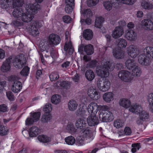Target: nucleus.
<instances>
[{
	"mask_svg": "<svg viewBox=\"0 0 153 153\" xmlns=\"http://www.w3.org/2000/svg\"><path fill=\"white\" fill-rule=\"evenodd\" d=\"M102 107L95 102H91L88 105L87 110L90 115L87 119V122L89 126H94L99 124V120L96 115L98 111L99 113L100 112Z\"/></svg>",
	"mask_w": 153,
	"mask_h": 153,
	"instance_id": "obj_1",
	"label": "nucleus"
},
{
	"mask_svg": "<svg viewBox=\"0 0 153 153\" xmlns=\"http://www.w3.org/2000/svg\"><path fill=\"white\" fill-rule=\"evenodd\" d=\"M40 5L37 3L27 4L26 9L27 13L24 12L21 19L24 22H28L30 21L33 18V15L36 14L37 11L40 10Z\"/></svg>",
	"mask_w": 153,
	"mask_h": 153,
	"instance_id": "obj_2",
	"label": "nucleus"
},
{
	"mask_svg": "<svg viewBox=\"0 0 153 153\" xmlns=\"http://www.w3.org/2000/svg\"><path fill=\"white\" fill-rule=\"evenodd\" d=\"M82 132V135L78 136L76 140L75 143L78 146H82L85 143L90 142L92 140L93 133L89 128L83 129Z\"/></svg>",
	"mask_w": 153,
	"mask_h": 153,
	"instance_id": "obj_3",
	"label": "nucleus"
},
{
	"mask_svg": "<svg viewBox=\"0 0 153 153\" xmlns=\"http://www.w3.org/2000/svg\"><path fill=\"white\" fill-rule=\"evenodd\" d=\"M150 51L147 49L148 48H142V51H143L144 52H146L145 53H141L138 57V62L142 65H147L150 63V59L153 58V48H149Z\"/></svg>",
	"mask_w": 153,
	"mask_h": 153,
	"instance_id": "obj_4",
	"label": "nucleus"
},
{
	"mask_svg": "<svg viewBox=\"0 0 153 153\" xmlns=\"http://www.w3.org/2000/svg\"><path fill=\"white\" fill-rule=\"evenodd\" d=\"M102 68L97 70V74L101 77H107L109 74L108 71L113 70V68H111V64L109 61L104 62Z\"/></svg>",
	"mask_w": 153,
	"mask_h": 153,
	"instance_id": "obj_5",
	"label": "nucleus"
},
{
	"mask_svg": "<svg viewBox=\"0 0 153 153\" xmlns=\"http://www.w3.org/2000/svg\"><path fill=\"white\" fill-rule=\"evenodd\" d=\"M86 111L84 109H81V111L78 112V114L80 116L84 119L80 118L77 120L76 123V126L77 128L81 129L82 131V130L87 127H85V126L86 124V116L85 114Z\"/></svg>",
	"mask_w": 153,
	"mask_h": 153,
	"instance_id": "obj_6",
	"label": "nucleus"
},
{
	"mask_svg": "<svg viewBox=\"0 0 153 153\" xmlns=\"http://www.w3.org/2000/svg\"><path fill=\"white\" fill-rule=\"evenodd\" d=\"M97 85L100 91L105 92L108 91L110 88L111 83L108 79H100L97 81Z\"/></svg>",
	"mask_w": 153,
	"mask_h": 153,
	"instance_id": "obj_7",
	"label": "nucleus"
},
{
	"mask_svg": "<svg viewBox=\"0 0 153 153\" xmlns=\"http://www.w3.org/2000/svg\"><path fill=\"white\" fill-rule=\"evenodd\" d=\"M100 120L103 122L112 121L114 119L112 113L108 111H102L99 114Z\"/></svg>",
	"mask_w": 153,
	"mask_h": 153,
	"instance_id": "obj_8",
	"label": "nucleus"
},
{
	"mask_svg": "<svg viewBox=\"0 0 153 153\" xmlns=\"http://www.w3.org/2000/svg\"><path fill=\"white\" fill-rule=\"evenodd\" d=\"M40 132V130L38 127L35 126H33L29 129V131L26 130H24L22 131V134L25 137L24 133L29 134L30 137H36Z\"/></svg>",
	"mask_w": 153,
	"mask_h": 153,
	"instance_id": "obj_9",
	"label": "nucleus"
},
{
	"mask_svg": "<svg viewBox=\"0 0 153 153\" xmlns=\"http://www.w3.org/2000/svg\"><path fill=\"white\" fill-rule=\"evenodd\" d=\"M48 41L49 45L51 47H53L59 44L61 39L57 34L53 33L49 35Z\"/></svg>",
	"mask_w": 153,
	"mask_h": 153,
	"instance_id": "obj_10",
	"label": "nucleus"
},
{
	"mask_svg": "<svg viewBox=\"0 0 153 153\" xmlns=\"http://www.w3.org/2000/svg\"><path fill=\"white\" fill-rule=\"evenodd\" d=\"M149 118V114L145 111H142L139 113V117L136 121L138 125H142L144 122L146 121Z\"/></svg>",
	"mask_w": 153,
	"mask_h": 153,
	"instance_id": "obj_11",
	"label": "nucleus"
},
{
	"mask_svg": "<svg viewBox=\"0 0 153 153\" xmlns=\"http://www.w3.org/2000/svg\"><path fill=\"white\" fill-rule=\"evenodd\" d=\"M118 76L124 81L128 82L131 80L130 73L127 71L121 70L119 72Z\"/></svg>",
	"mask_w": 153,
	"mask_h": 153,
	"instance_id": "obj_12",
	"label": "nucleus"
},
{
	"mask_svg": "<svg viewBox=\"0 0 153 153\" xmlns=\"http://www.w3.org/2000/svg\"><path fill=\"white\" fill-rule=\"evenodd\" d=\"M11 59V58L9 57L4 61L1 67V70L2 72L6 73L10 71Z\"/></svg>",
	"mask_w": 153,
	"mask_h": 153,
	"instance_id": "obj_13",
	"label": "nucleus"
},
{
	"mask_svg": "<svg viewBox=\"0 0 153 153\" xmlns=\"http://www.w3.org/2000/svg\"><path fill=\"white\" fill-rule=\"evenodd\" d=\"M124 33L123 28L121 26L116 27L112 31V36L114 39L121 36Z\"/></svg>",
	"mask_w": 153,
	"mask_h": 153,
	"instance_id": "obj_14",
	"label": "nucleus"
},
{
	"mask_svg": "<svg viewBox=\"0 0 153 153\" xmlns=\"http://www.w3.org/2000/svg\"><path fill=\"white\" fill-rule=\"evenodd\" d=\"M125 37L127 40L131 41H134L137 38V34L134 30H128L126 31Z\"/></svg>",
	"mask_w": 153,
	"mask_h": 153,
	"instance_id": "obj_15",
	"label": "nucleus"
},
{
	"mask_svg": "<svg viewBox=\"0 0 153 153\" xmlns=\"http://www.w3.org/2000/svg\"><path fill=\"white\" fill-rule=\"evenodd\" d=\"M110 1H107L103 3L104 6L105 8L108 10H111L112 7H116L118 5L120 1L119 0H111Z\"/></svg>",
	"mask_w": 153,
	"mask_h": 153,
	"instance_id": "obj_16",
	"label": "nucleus"
},
{
	"mask_svg": "<svg viewBox=\"0 0 153 153\" xmlns=\"http://www.w3.org/2000/svg\"><path fill=\"white\" fill-rule=\"evenodd\" d=\"M141 25L146 30L153 29V22L149 19H144L141 22Z\"/></svg>",
	"mask_w": 153,
	"mask_h": 153,
	"instance_id": "obj_17",
	"label": "nucleus"
},
{
	"mask_svg": "<svg viewBox=\"0 0 153 153\" xmlns=\"http://www.w3.org/2000/svg\"><path fill=\"white\" fill-rule=\"evenodd\" d=\"M121 49L113 48V55L116 58L120 59L124 58L125 52Z\"/></svg>",
	"mask_w": 153,
	"mask_h": 153,
	"instance_id": "obj_18",
	"label": "nucleus"
},
{
	"mask_svg": "<svg viewBox=\"0 0 153 153\" xmlns=\"http://www.w3.org/2000/svg\"><path fill=\"white\" fill-rule=\"evenodd\" d=\"M88 95L93 100H97L100 97V95L98 91L93 89L88 91Z\"/></svg>",
	"mask_w": 153,
	"mask_h": 153,
	"instance_id": "obj_19",
	"label": "nucleus"
},
{
	"mask_svg": "<svg viewBox=\"0 0 153 153\" xmlns=\"http://www.w3.org/2000/svg\"><path fill=\"white\" fill-rule=\"evenodd\" d=\"M22 88V83L19 81H16L14 82L12 87V91L14 93L19 92Z\"/></svg>",
	"mask_w": 153,
	"mask_h": 153,
	"instance_id": "obj_20",
	"label": "nucleus"
},
{
	"mask_svg": "<svg viewBox=\"0 0 153 153\" xmlns=\"http://www.w3.org/2000/svg\"><path fill=\"white\" fill-rule=\"evenodd\" d=\"M13 63L15 67L19 69L22 68L26 65L25 62H23L22 60L16 57L14 58Z\"/></svg>",
	"mask_w": 153,
	"mask_h": 153,
	"instance_id": "obj_21",
	"label": "nucleus"
},
{
	"mask_svg": "<svg viewBox=\"0 0 153 153\" xmlns=\"http://www.w3.org/2000/svg\"><path fill=\"white\" fill-rule=\"evenodd\" d=\"M127 49H128L127 50L128 51V54L132 58H136L140 53V51L141 48H131L130 51L129 50L130 48Z\"/></svg>",
	"mask_w": 153,
	"mask_h": 153,
	"instance_id": "obj_22",
	"label": "nucleus"
},
{
	"mask_svg": "<svg viewBox=\"0 0 153 153\" xmlns=\"http://www.w3.org/2000/svg\"><path fill=\"white\" fill-rule=\"evenodd\" d=\"M57 84L59 85L60 88L62 89L68 90L71 87V83L70 82L66 80L62 81H58Z\"/></svg>",
	"mask_w": 153,
	"mask_h": 153,
	"instance_id": "obj_23",
	"label": "nucleus"
},
{
	"mask_svg": "<svg viewBox=\"0 0 153 153\" xmlns=\"http://www.w3.org/2000/svg\"><path fill=\"white\" fill-rule=\"evenodd\" d=\"M119 103L120 106L124 108H127L129 107L131 105L130 100L126 98H122L119 101Z\"/></svg>",
	"mask_w": 153,
	"mask_h": 153,
	"instance_id": "obj_24",
	"label": "nucleus"
},
{
	"mask_svg": "<svg viewBox=\"0 0 153 153\" xmlns=\"http://www.w3.org/2000/svg\"><path fill=\"white\" fill-rule=\"evenodd\" d=\"M114 94L112 92H107L103 95L104 100L107 102H110L114 100Z\"/></svg>",
	"mask_w": 153,
	"mask_h": 153,
	"instance_id": "obj_25",
	"label": "nucleus"
},
{
	"mask_svg": "<svg viewBox=\"0 0 153 153\" xmlns=\"http://www.w3.org/2000/svg\"><path fill=\"white\" fill-rule=\"evenodd\" d=\"M116 45L118 48H125L127 45L126 40L123 39H119L116 41Z\"/></svg>",
	"mask_w": 153,
	"mask_h": 153,
	"instance_id": "obj_26",
	"label": "nucleus"
},
{
	"mask_svg": "<svg viewBox=\"0 0 153 153\" xmlns=\"http://www.w3.org/2000/svg\"><path fill=\"white\" fill-rule=\"evenodd\" d=\"M52 117L50 113H45L42 116L41 121L42 123H47L49 122Z\"/></svg>",
	"mask_w": 153,
	"mask_h": 153,
	"instance_id": "obj_27",
	"label": "nucleus"
},
{
	"mask_svg": "<svg viewBox=\"0 0 153 153\" xmlns=\"http://www.w3.org/2000/svg\"><path fill=\"white\" fill-rule=\"evenodd\" d=\"M83 37L87 40L91 39L93 37V33L92 31L90 29H87L83 32Z\"/></svg>",
	"mask_w": 153,
	"mask_h": 153,
	"instance_id": "obj_28",
	"label": "nucleus"
},
{
	"mask_svg": "<svg viewBox=\"0 0 153 153\" xmlns=\"http://www.w3.org/2000/svg\"><path fill=\"white\" fill-rule=\"evenodd\" d=\"M24 13L21 8H16L14 9L13 12L14 17L16 18H20Z\"/></svg>",
	"mask_w": 153,
	"mask_h": 153,
	"instance_id": "obj_29",
	"label": "nucleus"
},
{
	"mask_svg": "<svg viewBox=\"0 0 153 153\" xmlns=\"http://www.w3.org/2000/svg\"><path fill=\"white\" fill-rule=\"evenodd\" d=\"M85 75L86 78L89 81H92L95 77L94 72L91 69L87 70L86 71Z\"/></svg>",
	"mask_w": 153,
	"mask_h": 153,
	"instance_id": "obj_30",
	"label": "nucleus"
},
{
	"mask_svg": "<svg viewBox=\"0 0 153 153\" xmlns=\"http://www.w3.org/2000/svg\"><path fill=\"white\" fill-rule=\"evenodd\" d=\"M125 65L127 68L129 70H132L136 66V63L133 60L129 59L127 60Z\"/></svg>",
	"mask_w": 153,
	"mask_h": 153,
	"instance_id": "obj_31",
	"label": "nucleus"
},
{
	"mask_svg": "<svg viewBox=\"0 0 153 153\" xmlns=\"http://www.w3.org/2000/svg\"><path fill=\"white\" fill-rule=\"evenodd\" d=\"M141 6L145 9L149 10L153 8V4L149 1L143 0L141 3Z\"/></svg>",
	"mask_w": 153,
	"mask_h": 153,
	"instance_id": "obj_32",
	"label": "nucleus"
},
{
	"mask_svg": "<svg viewBox=\"0 0 153 153\" xmlns=\"http://www.w3.org/2000/svg\"><path fill=\"white\" fill-rule=\"evenodd\" d=\"M78 105L75 101L71 100L69 101L68 104V107L69 109L71 111H73L76 109Z\"/></svg>",
	"mask_w": 153,
	"mask_h": 153,
	"instance_id": "obj_33",
	"label": "nucleus"
},
{
	"mask_svg": "<svg viewBox=\"0 0 153 153\" xmlns=\"http://www.w3.org/2000/svg\"><path fill=\"white\" fill-rule=\"evenodd\" d=\"M104 21V19L102 17L96 18L95 23V27L99 28H101L102 26V23Z\"/></svg>",
	"mask_w": 153,
	"mask_h": 153,
	"instance_id": "obj_34",
	"label": "nucleus"
},
{
	"mask_svg": "<svg viewBox=\"0 0 153 153\" xmlns=\"http://www.w3.org/2000/svg\"><path fill=\"white\" fill-rule=\"evenodd\" d=\"M142 110L141 107L139 105H132L130 109V111L134 113H138L140 112Z\"/></svg>",
	"mask_w": 153,
	"mask_h": 153,
	"instance_id": "obj_35",
	"label": "nucleus"
},
{
	"mask_svg": "<svg viewBox=\"0 0 153 153\" xmlns=\"http://www.w3.org/2000/svg\"><path fill=\"white\" fill-rule=\"evenodd\" d=\"M65 141L66 144L68 145H72L76 143V140L74 137L70 136L65 137Z\"/></svg>",
	"mask_w": 153,
	"mask_h": 153,
	"instance_id": "obj_36",
	"label": "nucleus"
},
{
	"mask_svg": "<svg viewBox=\"0 0 153 153\" xmlns=\"http://www.w3.org/2000/svg\"><path fill=\"white\" fill-rule=\"evenodd\" d=\"M61 97L60 95L55 94L52 96L51 98V102L53 104H57L61 101Z\"/></svg>",
	"mask_w": 153,
	"mask_h": 153,
	"instance_id": "obj_37",
	"label": "nucleus"
},
{
	"mask_svg": "<svg viewBox=\"0 0 153 153\" xmlns=\"http://www.w3.org/2000/svg\"><path fill=\"white\" fill-rule=\"evenodd\" d=\"M9 132L8 128L3 125L0 126V135L4 136L7 135Z\"/></svg>",
	"mask_w": 153,
	"mask_h": 153,
	"instance_id": "obj_38",
	"label": "nucleus"
},
{
	"mask_svg": "<svg viewBox=\"0 0 153 153\" xmlns=\"http://www.w3.org/2000/svg\"><path fill=\"white\" fill-rule=\"evenodd\" d=\"M66 130L70 133H75L76 131V129L75 128L74 124L72 123H68L67 126Z\"/></svg>",
	"mask_w": 153,
	"mask_h": 153,
	"instance_id": "obj_39",
	"label": "nucleus"
},
{
	"mask_svg": "<svg viewBox=\"0 0 153 153\" xmlns=\"http://www.w3.org/2000/svg\"><path fill=\"white\" fill-rule=\"evenodd\" d=\"M42 50V48H40ZM45 50L43 49V51H45L47 53H48V51H50L51 56L53 59H55L57 57V52L54 50V48H44Z\"/></svg>",
	"mask_w": 153,
	"mask_h": 153,
	"instance_id": "obj_40",
	"label": "nucleus"
},
{
	"mask_svg": "<svg viewBox=\"0 0 153 153\" xmlns=\"http://www.w3.org/2000/svg\"><path fill=\"white\" fill-rule=\"evenodd\" d=\"M29 31L30 34L34 36L38 35L39 33L37 28L35 25L31 26Z\"/></svg>",
	"mask_w": 153,
	"mask_h": 153,
	"instance_id": "obj_41",
	"label": "nucleus"
},
{
	"mask_svg": "<svg viewBox=\"0 0 153 153\" xmlns=\"http://www.w3.org/2000/svg\"><path fill=\"white\" fill-rule=\"evenodd\" d=\"M37 138L38 140L41 142L47 143L50 142L49 138L47 136L43 134L39 135Z\"/></svg>",
	"mask_w": 153,
	"mask_h": 153,
	"instance_id": "obj_42",
	"label": "nucleus"
},
{
	"mask_svg": "<svg viewBox=\"0 0 153 153\" xmlns=\"http://www.w3.org/2000/svg\"><path fill=\"white\" fill-rule=\"evenodd\" d=\"M31 117L34 120L35 122L38 121L40 118L41 113L39 112H34L30 113Z\"/></svg>",
	"mask_w": 153,
	"mask_h": 153,
	"instance_id": "obj_43",
	"label": "nucleus"
},
{
	"mask_svg": "<svg viewBox=\"0 0 153 153\" xmlns=\"http://www.w3.org/2000/svg\"><path fill=\"white\" fill-rule=\"evenodd\" d=\"M141 73V69L136 66L132 70V74L133 76H140Z\"/></svg>",
	"mask_w": 153,
	"mask_h": 153,
	"instance_id": "obj_44",
	"label": "nucleus"
},
{
	"mask_svg": "<svg viewBox=\"0 0 153 153\" xmlns=\"http://www.w3.org/2000/svg\"><path fill=\"white\" fill-rule=\"evenodd\" d=\"M120 133L122 135H130L132 133L131 129L129 127H126L123 131H120Z\"/></svg>",
	"mask_w": 153,
	"mask_h": 153,
	"instance_id": "obj_45",
	"label": "nucleus"
},
{
	"mask_svg": "<svg viewBox=\"0 0 153 153\" xmlns=\"http://www.w3.org/2000/svg\"><path fill=\"white\" fill-rule=\"evenodd\" d=\"M124 124V122L121 120L118 119L114 121V127L118 128L122 127Z\"/></svg>",
	"mask_w": 153,
	"mask_h": 153,
	"instance_id": "obj_46",
	"label": "nucleus"
},
{
	"mask_svg": "<svg viewBox=\"0 0 153 153\" xmlns=\"http://www.w3.org/2000/svg\"><path fill=\"white\" fill-rule=\"evenodd\" d=\"M59 77L58 73L56 72H52L49 76L50 79L52 81L56 80Z\"/></svg>",
	"mask_w": 153,
	"mask_h": 153,
	"instance_id": "obj_47",
	"label": "nucleus"
},
{
	"mask_svg": "<svg viewBox=\"0 0 153 153\" xmlns=\"http://www.w3.org/2000/svg\"><path fill=\"white\" fill-rule=\"evenodd\" d=\"M132 148L131 149V152L132 153H135L137 150H139L141 148L140 143H133L131 145Z\"/></svg>",
	"mask_w": 153,
	"mask_h": 153,
	"instance_id": "obj_48",
	"label": "nucleus"
},
{
	"mask_svg": "<svg viewBox=\"0 0 153 153\" xmlns=\"http://www.w3.org/2000/svg\"><path fill=\"white\" fill-rule=\"evenodd\" d=\"M30 68L27 66L24 67L20 72L21 74L23 76H27L29 73Z\"/></svg>",
	"mask_w": 153,
	"mask_h": 153,
	"instance_id": "obj_49",
	"label": "nucleus"
},
{
	"mask_svg": "<svg viewBox=\"0 0 153 153\" xmlns=\"http://www.w3.org/2000/svg\"><path fill=\"white\" fill-rule=\"evenodd\" d=\"M52 110V105L50 103H47L44 106L43 111L45 113H50V112Z\"/></svg>",
	"mask_w": 153,
	"mask_h": 153,
	"instance_id": "obj_50",
	"label": "nucleus"
},
{
	"mask_svg": "<svg viewBox=\"0 0 153 153\" xmlns=\"http://www.w3.org/2000/svg\"><path fill=\"white\" fill-rule=\"evenodd\" d=\"M23 4V0H13V5L14 7H21Z\"/></svg>",
	"mask_w": 153,
	"mask_h": 153,
	"instance_id": "obj_51",
	"label": "nucleus"
},
{
	"mask_svg": "<svg viewBox=\"0 0 153 153\" xmlns=\"http://www.w3.org/2000/svg\"><path fill=\"white\" fill-rule=\"evenodd\" d=\"M97 61L96 60H93L88 62L86 65L87 67L90 68H93L97 65Z\"/></svg>",
	"mask_w": 153,
	"mask_h": 153,
	"instance_id": "obj_52",
	"label": "nucleus"
},
{
	"mask_svg": "<svg viewBox=\"0 0 153 153\" xmlns=\"http://www.w3.org/2000/svg\"><path fill=\"white\" fill-rule=\"evenodd\" d=\"M99 1V0H87V4L89 7H93L96 5Z\"/></svg>",
	"mask_w": 153,
	"mask_h": 153,
	"instance_id": "obj_53",
	"label": "nucleus"
},
{
	"mask_svg": "<svg viewBox=\"0 0 153 153\" xmlns=\"http://www.w3.org/2000/svg\"><path fill=\"white\" fill-rule=\"evenodd\" d=\"M1 4L2 7H6L7 5H10L11 4L12 0H1Z\"/></svg>",
	"mask_w": 153,
	"mask_h": 153,
	"instance_id": "obj_54",
	"label": "nucleus"
},
{
	"mask_svg": "<svg viewBox=\"0 0 153 153\" xmlns=\"http://www.w3.org/2000/svg\"><path fill=\"white\" fill-rule=\"evenodd\" d=\"M74 5H72V4H66L65 10V12L68 13H71L74 7Z\"/></svg>",
	"mask_w": 153,
	"mask_h": 153,
	"instance_id": "obj_55",
	"label": "nucleus"
},
{
	"mask_svg": "<svg viewBox=\"0 0 153 153\" xmlns=\"http://www.w3.org/2000/svg\"><path fill=\"white\" fill-rule=\"evenodd\" d=\"M148 97V100L149 102L151 111L153 113V93L150 94Z\"/></svg>",
	"mask_w": 153,
	"mask_h": 153,
	"instance_id": "obj_56",
	"label": "nucleus"
},
{
	"mask_svg": "<svg viewBox=\"0 0 153 153\" xmlns=\"http://www.w3.org/2000/svg\"><path fill=\"white\" fill-rule=\"evenodd\" d=\"M6 95L8 99L10 101H14L15 100L14 96L12 92L10 91L6 92Z\"/></svg>",
	"mask_w": 153,
	"mask_h": 153,
	"instance_id": "obj_57",
	"label": "nucleus"
},
{
	"mask_svg": "<svg viewBox=\"0 0 153 153\" xmlns=\"http://www.w3.org/2000/svg\"><path fill=\"white\" fill-rule=\"evenodd\" d=\"M94 48H78V50H83L84 49L85 51L88 55H91L94 52Z\"/></svg>",
	"mask_w": 153,
	"mask_h": 153,
	"instance_id": "obj_58",
	"label": "nucleus"
},
{
	"mask_svg": "<svg viewBox=\"0 0 153 153\" xmlns=\"http://www.w3.org/2000/svg\"><path fill=\"white\" fill-rule=\"evenodd\" d=\"M9 110L7 106L5 104H2L0 105V112H6Z\"/></svg>",
	"mask_w": 153,
	"mask_h": 153,
	"instance_id": "obj_59",
	"label": "nucleus"
},
{
	"mask_svg": "<svg viewBox=\"0 0 153 153\" xmlns=\"http://www.w3.org/2000/svg\"><path fill=\"white\" fill-rule=\"evenodd\" d=\"M11 24L15 26L19 27L23 25V23L18 20H15L13 21Z\"/></svg>",
	"mask_w": 153,
	"mask_h": 153,
	"instance_id": "obj_60",
	"label": "nucleus"
},
{
	"mask_svg": "<svg viewBox=\"0 0 153 153\" xmlns=\"http://www.w3.org/2000/svg\"><path fill=\"white\" fill-rule=\"evenodd\" d=\"M35 122L31 117H28L25 120V124L26 125H30L33 124Z\"/></svg>",
	"mask_w": 153,
	"mask_h": 153,
	"instance_id": "obj_61",
	"label": "nucleus"
},
{
	"mask_svg": "<svg viewBox=\"0 0 153 153\" xmlns=\"http://www.w3.org/2000/svg\"><path fill=\"white\" fill-rule=\"evenodd\" d=\"M84 14L87 17L92 16V13L90 9H87L84 11Z\"/></svg>",
	"mask_w": 153,
	"mask_h": 153,
	"instance_id": "obj_62",
	"label": "nucleus"
},
{
	"mask_svg": "<svg viewBox=\"0 0 153 153\" xmlns=\"http://www.w3.org/2000/svg\"><path fill=\"white\" fill-rule=\"evenodd\" d=\"M135 0H121V2L123 4H132L135 2Z\"/></svg>",
	"mask_w": 153,
	"mask_h": 153,
	"instance_id": "obj_63",
	"label": "nucleus"
},
{
	"mask_svg": "<svg viewBox=\"0 0 153 153\" xmlns=\"http://www.w3.org/2000/svg\"><path fill=\"white\" fill-rule=\"evenodd\" d=\"M63 22L66 23H69L71 20V17L68 16H65L62 18Z\"/></svg>",
	"mask_w": 153,
	"mask_h": 153,
	"instance_id": "obj_64",
	"label": "nucleus"
}]
</instances>
